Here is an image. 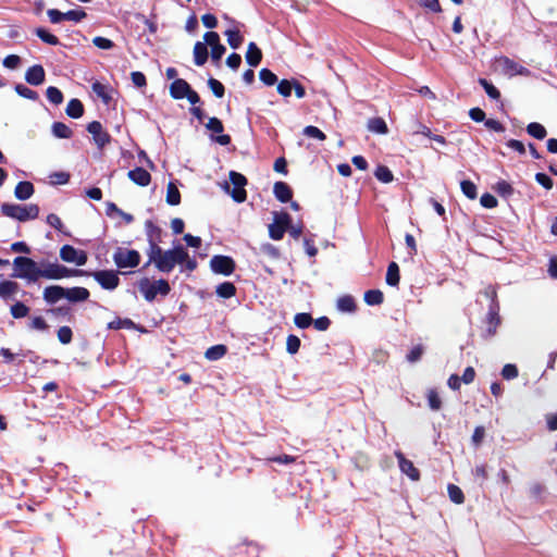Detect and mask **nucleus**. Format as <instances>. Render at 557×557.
Here are the masks:
<instances>
[{
    "mask_svg": "<svg viewBox=\"0 0 557 557\" xmlns=\"http://www.w3.org/2000/svg\"><path fill=\"white\" fill-rule=\"evenodd\" d=\"M147 255L148 263H153L160 272L170 273L176 264H183L187 251L182 245L168 250H163L159 245H152V248H148Z\"/></svg>",
    "mask_w": 557,
    "mask_h": 557,
    "instance_id": "1",
    "label": "nucleus"
},
{
    "mask_svg": "<svg viewBox=\"0 0 557 557\" xmlns=\"http://www.w3.org/2000/svg\"><path fill=\"white\" fill-rule=\"evenodd\" d=\"M1 212L9 218L15 219L20 222L34 220L39 214V208L37 205H15V203H3L1 206Z\"/></svg>",
    "mask_w": 557,
    "mask_h": 557,
    "instance_id": "2",
    "label": "nucleus"
},
{
    "mask_svg": "<svg viewBox=\"0 0 557 557\" xmlns=\"http://www.w3.org/2000/svg\"><path fill=\"white\" fill-rule=\"evenodd\" d=\"M14 276L36 282L40 277L41 269L37 263L27 257H16L13 260Z\"/></svg>",
    "mask_w": 557,
    "mask_h": 557,
    "instance_id": "3",
    "label": "nucleus"
},
{
    "mask_svg": "<svg viewBox=\"0 0 557 557\" xmlns=\"http://www.w3.org/2000/svg\"><path fill=\"white\" fill-rule=\"evenodd\" d=\"M138 288L147 301H153L157 295L166 296L171 290L170 284L163 278L153 282L143 278Z\"/></svg>",
    "mask_w": 557,
    "mask_h": 557,
    "instance_id": "4",
    "label": "nucleus"
},
{
    "mask_svg": "<svg viewBox=\"0 0 557 557\" xmlns=\"http://www.w3.org/2000/svg\"><path fill=\"white\" fill-rule=\"evenodd\" d=\"M113 261L120 269L135 268L140 262V255L137 250L119 247L113 253Z\"/></svg>",
    "mask_w": 557,
    "mask_h": 557,
    "instance_id": "5",
    "label": "nucleus"
},
{
    "mask_svg": "<svg viewBox=\"0 0 557 557\" xmlns=\"http://www.w3.org/2000/svg\"><path fill=\"white\" fill-rule=\"evenodd\" d=\"M485 296L486 297H491L492 299V305L490 306V310H488V313H487V329H486V335L488 337H492L496 334V330L498 327V325L500 324V318L498 315V304L496 302L495 298H496V292L494 288H491L488 287L486 290H485Z\"/></svg>",
    "mask_w": 557,
    "mask_h": 557,
    "instance_id": "6",
    "label": "nucleus"
},
{
    "mask_svg": "<svg viewBox=\"0 0 557 557\" xmlns=\"http://www.w3.org/2000/svg\"><path fill=\"white\" fill-rule=\"evenodd\" d=\"M81 270L69 269L62 264L49 263L47 267L41 269L40 277L47 280H61L64 277L76 276L81 274Z\"/></svg>",
    "mask_w": 557,
    "mask_h": 557,
    "instance_id": "7",
    "label": "nucleus"
},
{
    "mask_svg": "<svg viewBox=\"0 0 557 557\" xmlns=\"http://www.w3.org/2000/svg\"><path fill=\"white\" fill-rule=\"evenodd\" d=\"M290 223V216L288 213H275L274 223L269 225V235L274 240L283 238L286 228Z\"/></svg>",
    "mask_w": 557,
    "mask_h": 557,
    "instance_id": "8",
    "label": "nucleus"
},
{
    "mask_svg": "<svg viewBox=\"0 0 557 557\" xmlns=\"http://www.w3.org/2000/svg\"><path fill=\"white\" fill-rule=\"evenodd\" d=\"M60 258L69 263H74L78 267L87 262V253L84 250L74 248L71 245H64L60 249Z\"/></svg>",
    "mask_w": 557,
    "mask_h": 557,
    "instance_id": "9",
    "label": "nucleus"
},
{
    "mask_svg": "<svg viewBox=\"0 0 557 557\" xmlns=\"http://www.w3.org/2000/svg\"><path fill=\"white\" fill-rule=\"evenodd\" d=\"M230 181L234 185L233 190L231 191L232 198L236 202H244L246 200L247 194L245 190V185L247 184L246 177L235 171L230 172Z\"/></svg>",
    "mask_w": 557,
    "mask_h": 557,
    "instance_id": "10",
    "label": "nucleus"
},
{
    "mask_svg": "<svg viewBox=\"0 0 557 557\" xmlns=\"http://www.w3.org/2000/svg\"><path fill=\"white\" fill-rule=\"evenodd\" d=\"M210 267L214 273L227 276L234 272L235 262L227 256H213L210 260Z\"/></svg>",
    "mask_w": 557,
    "mask_h": 557,
    "instance_id": "11",
    "label": "nucleus"
},
{
    "mask_svg": "<svg viewBox=\"0 0 557 557\" xmlns=\"http://www.w3.org/2000/svg\"><path fill=\"white\" fill-rule=\"evenodd\" d=\"M100 286L108 290H113L119 286L120 278L117 273L109 270L97 271L92 274Z\"/></svg>",
    "mask_w": 557,
    "mask_h": 557,
    "instance_id": "12",
    "label": "nucleus"
},
{
    "mask_svg": "<svg viewBox=\"0 0 557 557\" xmlns=\"http://www.w3.org/2000/svg\"><path fill=\"white\" fill-rule=\"evenodd\" d=\"M87 131L92 135L94 141L98 148L101 149L110 143L111 137L106 131H103L100 122L94 121L89 123Z\"/></svg>",
    "mask_w": 557,
    "mask_h": 557,
    "instance_id": "13",
    "label": "nucleus"
},
{
    "mask_svg": "<svg viewBox=\"0 0 557 557\" xmlns=\"http://www.w3.org/2000/svg\"><path fill=\"white\" fill-rule=\"evenodd\" d=\"M205 42L211 47V57L213 60H220L225 53V47L220 44L219 34L208 32L203 36Z\"/></svg>",
    "mask_w": 557,
    "mask_h": 557,
    "instance_id": "14",
    "label": "nucleus"
},
{
    "mask_svg": "<svg viewBox=\"0 0 557 557\" xmlns=\"http://www.w3.org/2000/svg\"><path fill=\"white\" fill-rule=\"evenodd\" d=\"M395 456L398 460L399 469L403 473L407 474L411 480H419L420 473L419 470L413 466V463L406 459L404 454L399 450L395 451Z\"/></svg>",
    "mask_w": 557,
    "mask_h": 557,
    "instance_id": "15",
    "label": "nucleus"
},
{
    "mask_svg": "<svg viewBox=\"0 0 557 557\" xmlns=\"http://www.w3.org/2000/svg\"><path fill=\"white\" fill-rule=\"evenodd\" d=\"M45 70L41 65H33L25 73V81L33 85L38 86L45 82Z\"/></svg>",
    "mask_w": 557,
    "mask_h": 557,
    "instance_id": "16",
    "label": "nucleus"
},
{
    "mask_svg": "<svg viewBox=\"0 0 557 557\" xmlns=\"http://www.w3.org/2000/svg\"><path fill=\"white\" fill-rule=\"evenodd\" d=\"M190 85L183 78H176L170 86V95L174 99H183L190 89Z\"/></svg>",
    "mask_w": 557,
    "mask_h": 557,
    "instance_id": "17",
    "label": "nucleus"
},
{
    "mask_svg": "<svg viewBox=\"0 0 557 557\" xmlns=\"http://www.w3.org/2000/svg\"><path fill=\"white\" fill-rule=\"evenodd\" d=\"M65 298V288L59 285L48 286L44 290V299L48 304H55Z\"/></svg>",
    "mask_w": 557,
    "mask_h": 557,
    "instance_id": "18",
    "label": "nucleus"
},
{
    "mask_svg": "<svg viewBox=\"0 0 557 557\" xmlns=\"http://www.w3.org/2000/svg\"><path fill=\"white\" fill-rule=\"evenodd\" d=\"M128 178L139 186H147L151 181V176L144 168H136L127 173Z\"/></svg>",
    "mask_w": 557,
    "mask_h": 557,
    "instance_id": "19",
    "label": "nucleus"
},
{
    "mask_svg": "<svg viewBox=\"0 0 557 557\" xmlns=\"http://www.w3.org/2000/svg\"><path fill=\"white\" fill-rule=\"evenodd\" d=\"M89 290L85 287L65 288V298L71 302H81L87 300Z\"/></svg>",
    "mask_w": 557,
    "mask_h": 557,
    "instance_id": "20",
    "label": "nucleus"
},
{
    "mask_svg": "<svg viewBox=\"0 0 557 557\" xmlns=\"http://www.w3.org/2000/svg\"><path fill=\"white\" fill-rule=\"evenodd\" d=\"M34 185L30 182L24 181L15 186L14 196L18 200H27L34 195Z\"/></svg>",
    "mask_w": 557,
    "mask_h": 557,
    "instance_id": "21",
    "label": "nucleus"
},
{
    "mask_svg": "<svg viewBox=\"0 0 557 557\" xmlns=\"http://www.w3.org/2000/svg\"><path fill=\"white\" fill-rule=\"evenodd\" d=\"M273 193L281 202H288L293 196L290 187L284 182H276L273 187Z\"/></svg>",
    "mask_w": 557,
    "mask_h": 557,
    "instance_id": "22",
    "label": "nucleus"
},
{
    "mask_svg": "<svg viewBox=\"0 0 557 557\" xmlns=\"http://www.w3.org/2000/svg\"><path fill=\"white\" fill-rule=\"evenodd\" d=\"M145 228L149 248H152V245H158L161 235V228L154 225L152 221H146Z\"/></svg>",
    "mask_w": 557,
    "mask_h": 557,
    "instance_id": "23",
    "label": "nucleus"
},
{
    "mask_svg": "<svg viewBox=\"0 0 557 557\" xmlns=\"http://www.w3.org/2000/svg\"><path fill=\"white\" fill-rule=\"evenodd\" d=\"M208 60L207 44L197 41L194 46V61L198 66L203 65Z\"/></svg>",
    "mask_w": 557,
    "mask_h": 557,
    "instance_id": "24",
    "label": "nucleus"
},
{
    "mask_svg": "<svg viewBox=\"0 0 557 557\" xmlns=\"http://www.w3.org/2000/svg\"><path fill=\"white\" fill-rule=\"evenodd\" d=\"M262 59L261 50L257 47L255 42H250L248 45V49L246 52V61L250 66H257Z\"/></svg>",
    "mask_w": 557,
    "mask_h": 557,
    "instance_id": "25",
    "label": "nucleus"
},
{
    "mask_svg": "<svg viewBox=\"0 0 557 557\" xmlns=\"http://www.w3.org/2000/svg\"><path fill=\"white\" fill-rule=\"evenodd\" d=\"M66 114L70 116V117H73V119H78L83 115L84 113V106L83 103L81 102V100L78 99H72L69 101L67 106H66Z\"/></svg>",
    "mask_w": 557,
    "mask_h": 557,
    "instance_id": "26",
    "label": "nucleus"
},
{
    "mask_svg": "<svg viewBox=\"0 0 557 557\" xmlns=\"http://www.w3.org/2000/svg\"><path fill=\"white\" fill-rule=\"evenodd\" d=\"M52 134L57 138H71L73 135L72 129L62 122H54L51 127Z\"/></svg>",
    "mask_w": 557,
    "mask_h": 557,
    "instance_id": "27",
    "label": "nucleus"
},
{
    "mask_svg": "<svg viewBox=\"0 0 557 557\" xmlns=\"http://www.w3.org/2000/svg\"><path fill=\"white\" fill-rule=\"evenodd\" d=\"M226 352H227L226 346L220 344V345H214V346L209 347L205 352V357L208 360L215 361V360H219L222 357H224Z\"/></svg>",
    "mask_w": 557,
    "mask_h": 557,
    "instance_id": "28",
    "label": "nucleus"
},
{
    "mask_svg": "<svg viewBox=\"0 0 557 557\" xmlns=\"http://www.w3.org/2000/svg\"><path fill=\"white\" fill-rule=\"evenodd\" d=\"M18 290V284L13 281H2L0 282V297L7 299Z\"/></svg>",
    "mask_w": 557,
    "mask_h": 557,
    "instance_id": "29",
    "label": "nucleus"
},
{
    "mask_svg": "<svg viewBox=\"0 0 557 557\" xmlns=\"http://www.w3.org/2000/svg\"><path fill=\"white\" fill-rule=\"evenodd\" d=\"M225 36L227 37V42L233 49H238L243 44V36L240 35L239 29L230 28L225 30Z\"/></svg>",
    "mask_w": 557,
    "mask_h": 557,
    "instance_id": "30",
    "label": "nucleus"
},
{
    "mask_svg": "<svg viewBox=\"0 0 557 557\" xmlns=\"http://www.w3.org/2000/svg\"><path fill=\"white\" fill-rule=\"evenodd\" d=\"M166 202L170 206H177L181 202L180 190L173 182H170L166 187Z\"/></svg>",
    "mask_w": 557,
    "mask_h": 557,
    "instance_id": "31",
    "label": "nucleus"
},
{
    "mask_svg": "<svg viewBox=\"0 0 557 557\" xmlns=\"http://www.w3.org/2000/svg\"><path fill=\"white\" fill-rule=\"evenodd\" d=\"M399 268L396 262H391L386 272V283L389 286H397L399 284Z\"/></svg>",
    "mask_w": 557,
    "mask_h": 557,
    "instance_id": "32",
    "label": "nucleus"
},
{
    "mask_svg": "<svg viewBox=\"0 0 557 557\" xmlns=\"http://www.w3.org/2000/svg\"><path fill=\"white\" fill-rule=\"evenodd\" d=\"M498 62L503 66L504 71L510 75L521 74L522 71L524 70L521 65L517 64L516 62L508 58H502L499 59Z\"/></svg>",
    "mask_w": 557,
    "mask_h": 557,
    "instance_id": "33",
    "label": "nucleus"
},
{
    "mask_svg": "<svg viewBox=\"0 0 557 557\" xmlns=\"http://www.w3.org/2000/svg\"><path fill=\"white\" fill-rule=\"evenodd\" d=\"M368 129L376 134H386L388 131L385 121L381 117L370 119L368 122Z\"/></svg>",
    "mask_w": 557,
    "mask_h": 557,
    "instance_id": "34",
    "label": "nucleus"
},
{
    "mask_svg": "<svg viewBox=\"0 0 557 557\" xmlns=\"http://www.w3.org/2000/svg\"><path fill=\"white\" fill-rule=\"evenodd\" d=\"M527 132L530 136L536 138V139H544L547 135L546 128L536 122H532L527 126Z\"/></svg>",
    "mask_w": 557,
    "mask_h": 557,
    "instance_id": "35",
    "label": "nucleus"
},
{
    "mask_svg": "<svg viewBox=\"0 0 557 557\" xmlns=\"http://www.w3.org/2000/svg\"><path fill=\"white\" fill-rule=\"evenodd\" d=\"M383 293L379 289H370L364 294V301L369 306H379L383 302Z\"/></svg>",
    "mask_w": 557,
    "mask_h": 557,
    "instance_id": "36",
    "label": "nucleus"
},
{
    "mask_svg": "<svg viewBox=\"0 0 557 557\" xmlns=\"http://www.w3.org/2000/svg\"><path fill=\"white\" fill-rule=\"evenodd\" d=\"M337 309L342 312H354L356 304L351 296H343L337 299Z\"/></svg>",
    "mask_w": 557,
    "mask_h": 557,
    "instance_id": "37",
    "label": "nucleus"
},
{
    "mask_svg": "<svg viewBox=\"0 0 557 557\" xmlns=\"http://www.w3.org/2000/svg\"><path fill=\"white\" fill-rule=\"evenodd\" d=\"M35 34L46 44L51 46H58L60 44V40L57 36L49 33L47 29L42 27H38L35 29Z\"/></svg>",
    "mask_w": 557,
    "mask_h": 557,
    "instance_id": "38",
    "label": "nucleus"
},
{
    "mask_svg": "<svg viewBox=\"0 0 557 557\" xmlns=\"http://www.w3.org/2000/svg\"><path fill=\"white\" fill-rule=\"evenodd\" d=\"M218 296L222 298H231L236 293V287L231 282H224L216 287Z\"/></svg>",
    "mask_w": 557,
    "mask_h": 557,
    "instance_id": "39",
    "label": "nucleus"
},
{
    "mask_svg": "<svg viewBox=\"0 0 557 557\" xmlns=\"http://www.w3.org/2000/svg\"><path fill=\"white\" fill-rule=\"evenodd\" d=\"M375 177L382 183H391L394 180L392 171L384 165H379L374 172Z\"/></svg>",
    "mask_w": 557,
    "mask_h": 557,
    "instance_id": "40",
    "label": "nucleus"
},
{
    "mask_svg": "<svg viewBox=\"0 0 557 557\" xmlns=\"http://www.w3.org/2000/svg\"><path fill=\"white\" fill-rule=\"evenodd\" d=\"M448 496L455 504H462L465 502V495L460 487L455 484H449L447 487Z\"/></svg>",
    "mask_w": 557,
    "mask_h": 557,
    "instance_id": "41",
    "label": "nucleus"
},
{
    "mask_svg": "<svg viewBox=\"0 0 557 557\" xmlns=\"http://www.w3.org/2000/svg\"><path fill=\"white\" fill-rule=\"evenodd\" d=\"M10 311L13 318L21 319L25 318L28 314L29 308L25 304L17 301L13 306H11Z\"/></svg>",
    "mask_w": 557,
    "mask_h": 557,
    "instance_id": "42",
    "label": "nucleus"
},
{
    "mask_svg": "<svg viewBox=\"0 0 557 557\" xmlns=\"http://www.w3.org/2000/svg\"><path fill=\"white\" fill-rule=\"evenodd\" d=\"M259 78L267 86H273L277 82V76L269 69H262Z\"/></svg>",
    "mask_w": 557,
    "mask_h": 557,
    "instance_id": "43",
    "label": "nucleus"
},
{
    "mask_svg": "<svg viewBox=\"0 0 557 557\" xmlns=\"http://www.w3.org/2000/svg\"><path fill=\"white\" fill-rule=\"evenodd\" d=\"M47 98L53 104H60L63 101V94L57 87L50 86L47 88Z\"/></svg>",
    "mask_w": 557,
    "mask_h": 557,
    "instance_id": "44",
    "label": "nucleus"
},
{
    "mask_svg": "<svg viewBox=\"0 0 557 557\" xmlns=\"http://www.w3.org/2000/svg\"><path fill=\"white\" fill-rule=\"evenodd\" d=\"M479 82L490 98L495 100L499 99L500 92L493 84L487 82L485 78H481Z\"/></svg>",
    "mask_w": 557,
    "mask_h": 557,
    "instance_id": "45",
    "label": "nucleus"
},
{
    "mask_svg": "<svg viewBox=\"0 0 557 557\" xmlns=\"http://www.w3.org/2000/svg\"><path fill=\"white\" fill-rule=\"evenodd\" d=\"M15 91L17 92V95H20L23 98H26V99H29V100H37L38 99V94L35 90H33V89H30V88H28V87H26V86H24L22 84H17L15 86Z\"/></svg>",
    "mask_w": 557,
    "mask_h": 557,
    "instance_id": "46",
    "label": "nucleus"
},
{
    "mask_svg": "<svg viewBox=\"0 0 557 557\" xmlns=\"http://www.w3.org/2000/svg\"><path fill=\"white\" fill-rule=\"evenodd\" d=\"M461 190L469 199L476 198V186L471 181H462L460 184Z\"/></svg>",
    "mask_w": 557,
    "mask_h": 557,
    "instance_id": "47",
    "label": "nucleus"
},
{
    "mask_svg": "<svg viewBox=\"0 0 557 557\" xmlns=\"http://www.w3.org/2000/svg\"><path fill=\"white\" fill-rule=\"evenodd\" d=\"M58 339L60 341L61 344L63 345H67L72 342V338H73V332L71 330V327L69 326H61L59 330H58Z\"/></svg>",
    "mask_w": 557,
    "mask_h": 557,
    "instance_id": "48",
    "label": "nucleus"
},
{
    "mask_svg": "<svg viewBox=\"0 0 557 557\" xmlns=\"http://www.w3.org/2000/svg\"><path fill=\"white\" fill-rule=\"evenodd\" d=\"M300 348V339L296 335H288L286 339V350L290 355L298 352Z\"/></svg>",
    "mask_w": 557,
    "mask_h": 557,
    "instance_id": "49",
    "label": "nucleus"
},
{
    "mask_svg": "<svg viewBox=\"0 0 557 557\" xmlns=\"http://www.w3.org/2000/svg\"><path fill=\"white\" fill-rule=\"evenodd\" d=\"M302 133H304V135H306L307 137H310V138H314L318 140L325 139V134L321 129H319L317 126H312V125L306 126L304 128Z\"/></svg>",
    "mask_w": 557,
    "mask_h": 557,
    "instance_id": "50",
    "label": "nucleus"
},
{
    "mask_svg": "<svg viewBox=\"0 0 557 557\" xmlns=\"http://www.w3.org/2000/svg\"><path fill=\"white\" fill-rule=\"evenodd\" d=\"M428 403L432 410L436 411L441 409L442 400L436 391L430 389L428 392Z\"/></svg>",
    "mask_w": 557,
    "mask_h": 557,
    "instance_id": "51",
    "label": "nucleus"
},
{
    "mask_svg": "<svg viewBox=\"0 0 557 557\" xmlns=\"http://www.w3.org/2000/svg\"><path fill=\"white\" fill-rule=\"evenodd\" d=\"M295 324L300 329H306L311 325L312 318L309 313H297L294 318Z\"/></svg>",
    "mask_w": 557,
    "mask_h": 557,
    "instance_id": "52",
    "label": "nucleus"
},
{
    "mask_svg": "<svg viewBox=\"0 0 557 557\" xmlns=\"http://www.w3.org/2000/svg\"><path fill=\"white\" fill-rule=\"evenodd\" d=\"M208 86L212 90L215 97L222 98L224 96V86L221 82L215 78H209Z\"/></svg>",
    "mask_w": 557,
    "mask_h": 557,
    "instance_id": "53",
    "label": "nucleus"
},
{
    "mask_svg": "<svg viewBox=\"0 0 557 557\" xmlns=\"http://www.w3.org/2000/svg\"><path fill=\"white\" fill-rule=\"evenodd\" d=\"M293 85H294V79L293 81L282 79L277 84L278 94L282 95L283 97H289L292 95Z\"/></svg>",
    "mask_w": 557,
    "mask_h": 557,
    "instance_id": "54",
    "label": "nucleus"
},
{
    "mask_svg": "<svg viewBox=\"0 0 557 557\" xmlns=\"http://www.w3.org/2000/svg\"><path fill=\"white\" fill-rule=\"evenodd\" d=\"M92 88V91L99 97L101 98L106 103L109 102L110 100V97L108 95V90H107V87L99 83V82H95L91 86Z\"/></svg>",
    "mask_w": 557,
    "mask_h": 557,
    "instance_id": "55",
    "label": "nucleus"
},
{
    "mask_svg": "<svg viewBox=\"0 0 557 557\" xmlns=\"http://www.w3.org/2000/svg\"><path fill=\"white\" fill-rule=\"evenodd\" d=\"M86 17V12L83 10H70L64 12V20L72 22H81Z\"/></svg>",
    "mask_w": 557,
    "mask_h": 557,
    "instance_id": "56",
    "label": "nucleus"
},
{
    "mask_svg": "<svg viewBox=\"0 0 557 557\" xmlns=\"http://www.w3.org/2000/svg\"><path fill=\"white\" fill-rule=\"evenodd\" d=\"M92 44L102 50H109L114 47V42L106 37L97 36L92 39Z\"/></svg>",
    "mask_w": 557,
    "mask_h": 557,
    "instance_id": "57",
    "label": "nucleus"
},
{
    "mask_svg": "<svg viewBox=\"0 0 557 557\" xmlns=\"http://www.w3.org/2000/svg\"><path fill=\"white\" fill-rule=\"evenodd\" d=\"M206 127L215 134H221L224 129L222 122L218 117H210Z\"/></svg>",
    "mask_w": 557,
    "mask_h": 557,
    "instance_id": "58",
    "label": "nucleus"
},
{
    "mask_svg": "<svg viewBox=\"0 0 557 557\" xmlns=\"http://www.w3.org/2000/svg\"><path fill=\"white\" fill-rule=\"evenodd\" d=\"M535 181L547 190H550L554 186L553 180L544 173H536Z\"/></svg>",
    "mask_w": 557,
    "mask_h": 557,
    "instance_id": "59",
    "label": "nucleus"
},
{
    "mask_svg": "<svg viewBox=\"0 0 557 557\" xmlns=\"http://www.w3.org/2000/svg\"><path fill=\"white\" fill-rule=\"evenodd\" d=\"M423 350L424 349L422 345L414 346L407 355V360L411 363L417 362L422 357Z\"/></svg>",
    "mask_w": 557,
    "mask_h": 557,
    "instance_id": "60",
    "label": "nucleus"
},
{
    "mask_svg": "<svg viewBox=\"0 0 557 557\" xmlns=\"http://www.w3.org/2000/svg\"><path fill=\"white\" fill-rule=\"evenodd\" d=\"M502 375L505 380H512L518 376V369L515 364L508 363L504 366Z\"/></svg>",
    "mask_w": 557,
    "mask_h": 557,
    "instance_id": "61",
    "label": "nucleus"
},
{
    "mask_svg": "<svg viewBox=\"0 0 557 557\" xmlns=\"http://www.w3.org/2000/svg\"><path fill=\"white\" fill-rule=\"evenodd\" d=\"M495 189L498 194H500L502 196H510L512 195L513 193V188L511 187V185L509 183H507L506 181H499L496 186H495Z\"/></svg>",
    "mask_w": 557,
    "mask_h": 557,
    "instance_id": "62",
    "label": "nucleus"
},
{
    "mask_svg": "<svg viewBox=\"0 0 557 557\" xmlns=\"http://www.w3.org/2000/svg\"><path fill=\"white\" fill-rule=\"evenodd\" d=\"M480 202L484 208L487 209H492L497 206V199L488 193H485L481 196Z\"/></svg>",
    "mask_w": 557,
    "mask_h": 557,
    "instance_id": "63",
    "label": "nucleus"
},
{
    "mask_svg": "<svg viewBox=\"0 0 557 557\" xmlns=\"http://www.w3.org/2000/svg\"><path fill=\"white\" fill-rule=\"evenodd\" d=\"M47 15L52 24H59L64 20V12L57 9H49Z\"/></svg>",
    "mask_w": 557,
    "mask_h": 557,
    "instance_id": "64",
    "label": "nucleus"
}]
</instances>
